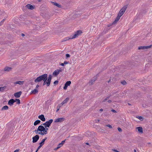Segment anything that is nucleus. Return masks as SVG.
I'll list each match as a JSON object with an SVG mask.
<instances>
[{"instance_id":"13","label":"nucleus","mask_w":152,"mask_h":152,"mask_svg":"<svg viewBox=\"0 0 152 152\" xmlns=\"http://www.w3.org/2000/svg\"><path fill=\"white\" fill-rule=\"evenodd\" d=\"M71 83V82L70 81H67L65 84L63 88L64 89V90H66L67 89V87L68 86H70Z\"/></svg>"},{"instance_id":"45","label":"nucleus","mask_w":152,"mask_h":152,"mask_svg":"<svg viewBox=\"0 0 152 152\" xmlns=\"http://www.w3.org/2000/svg\"><path fill=\"white\" fill-rule=\"evenodd\" d=\"M111 111H112L114 113H116V111L115 110H114L113 109L111 110Z\"/></svg>"},{"instance_id":"42","label":"nucleus","mask_w":152,"mask_h":152,"mask_svg":"<svg viewBox=\"0 0 152 152\" xmlns=\"http://www.w3.org/2000/svg\"><path fill=\"white\" fill-rule=\"evenodd\" d=\"M60 108H59V107H58L57 106V109L56 111V112H58V111L59 110Z\"/></svg>"},{"instance_id":"30","label":"nucleus","mask_w":152,"mask_h":152,"mask_svg":"<svg viewBox=\"0 0 152 152\" xmlns=\"http://www.w3.org/2000/svg\"><path fill=\"white\" fill-rule=\"evenodd\" d=\"M95 80H92L91 81H90L89 82V84L90 85H92L93 83L95 81Z\"/></svg>"},{"instance_id":"33","label":"nucleus","mask_w":152,"mask_h":152,"mask_svg":"<svg viewBox=\"0 0 152 152\" xmlns=\"http://www.w3.org/2000/svg\"><path fill=\"white\" fill-rule=\"evenodd\" d=\"M107 127H108L110 129H112L113 128L112 126L110 124H107L105 126Z\"/></svg>"},{"instance_id":"55","label":"nucleus","mask_w":152,"mask_h":152,"mask_svg":"<svg viewBox=\"0 0 152 152\" xmlns=\"http://www.w3.org/2000/svg\"><path fill=\"white\" fill-rule=\"evenodd\" d=\"M86 145H89V143H87V142L86 143Z\"/></svg>"},{"instance_id":"24","label":"nucleus","mask_w":152,"mask_h":152,"mask_svg":"<svg viewBox=\"0 0 152 152\" xmlns=\"http://www.w3.org/2000/svg\"><path fill=\"white\" fill-rule=\"evenodd\" d=\"M69 99L68 98H66L61 103L64 105V104L66 103Z\"/></svg>"},{"instance_id":"15","label":"nucleus","mask_w":152,"mask_h":152,"mask_svg":"<svg viewBox=\"0 0 152 152\" xmlns=\"http://www.w3.org/2000/svg\"><path fill=\"white\" fill-rule=\"evenodd\" d=\"M62 72V70L61 69H57L55 71L53 72V75H55V76H57L58 75L60 72Z\"/></svg>"},{"instance_id":"35","label":"nucleus","mask_w":152,"mask_h":152,"mask_svg":"<svg viewBox=\"0 0 152 152\" xmlns=\"http://www.w3.org/2000/svg\"><path fill=\"white\" fill-rule=\"evenodd\" d=\"M100 121V120L97 119H96L95 120V122L96 123H98Z\"/></svg>"},{"instance_id":"19","label":"nucleus","mask_w":152,"mask_h":152,"mask_svg":"<svg viewBox=\"0 0 152 152\" xmlns=\"http://www.w3.org/2000/svg\"><path fill=\"white\" fill-rule=\"evenodd\" d=\"M12 68L9 66H6L4 68V71H5L9 72L12 69Z\"/></svg>"},{"instance_id":"48","label":"nucleus","mask_w":152,"mask_h":152,"mask_svg":"<svg viewBox=\"0 0 152 152\" xmlns=\"http://www.w3.org/2000/svg\"><path fill=\"white\" fill-rule=\"evenodd\" d=\"M60 65L62 66H64V63H62Z\"/></svg>"},{"instance_id":"57","label":"nucleus","mask_w":152,"mask_h":152,"mask_svg":"<svg viewBox=\"0 0 152 152\" xmlns=\"http://www.w3.org/2000/svg\"><path fill=\"white\" fill-rule=\"evenodd\" d=\"M38 151V149H37L35 152H37Z\"/></svg>"},{"instance_id":"32","label":"nucleus","mask_w":152,"mask_h":152,"mask_svg":"<svg viewBox=\"0 0 152 152\" xmlns=\"http://www.w3.org/2000/svg\"><path fill=\"white\" fill-rule=\"evenodd\" d=\"M45 141L42 140L41 142L39 143V145H43L45 143Z\"/></svg>"},{"instance_id":"52","label":"nucleus","mask_w":152,"mask_h":152,"mask_svg":"<svg viewBox=\"0 0 152 152\" xmlns=\"http://www.w3.org/2000/svg\"><path fill=\"white\" fill-rule=\"evenodd\" d=\"M111 82V80H110L108 81V83H109V82Z\"/></svg>"},{"instance_id":"16","label":"nucleus","mask_w":152,"mask_h":152,"mask_svg":"<svg viewBox=\"0 0 152 152\" xmlns=\"http://www.w3.org/2000/svg\"><path fill=\"white\" fill-rule=\"evenodd\" d=\"M22 94V92L20 91L19 92L16 93H15L14 95L15 97L16 98H19L20 96Z\"/></svg>"},{"instance_id":"18","label":"nucleus","mask_w":152,"mask_h":152,"mask_svg":"<svg viewBox=\"0 0 152 152\" xmlns=\"http://www.w3.org/2000/svg\"><path fill=\"white\" fill-rule=\"evenodd\" d=\"M38 118L40 119L42 121H45V118L44 117V115H41L38 116Z\"/></svg>"},{"instance_id":"17","label":"nucleus","mask_w":152,"mask_h":152,"mask_svg":"<svg viewBox=\"0 0 152 152\" xmlns=\"http://www.w3.org/2000/svg\"><path fill=\"white\" fill-rule=\"evenodd\" d=\"M26 7L28 9L32 10L34 8V6H33V5L30 4H27Z\"/></svg>"},{"instance_id":"11","label":"nucleus","mask_w":152,"mask_h":152,"mask_svg":"<svg viewBox=\"0 0 152 152\" xmlns=\"http://www.w3.org/2000/svg\"><path fill=\"white\" fill-rule=\"evenodd\" d=\"M65 119L64 118H58L55 120V122H62L64 121Z\"/></svg>"},{"instance_id":"5","label":"nucleus","mask_w":152,"mask_h":152,"mask_svg":"<svg viewBox=\"0 0 152 152\" xmlns=\"http://www.w3.org/2000/svg\"><path fill=\"white\" fill-rule=\"evenodd\" d=\"M53 121V120L51 119L49 121L46 122L45 123L42 124L41 125H43L44 126V127H49Z\"/></svg>"},{"instance_id":"7","label":"nucleus","mask_w":152,"mask_h":152,"mask_svg":"<svg viewBox=\"0 0 152 152\" xmlns=\"http://www.w3.org/2000/svg\"><path fill=\"white\" fill-rule=\"evenodd\" d=\"M51 79H52V75H50L48 76V77H47V86H49V85L50 84Z\"/></svg>"},{"instance_id":"43","label":"nucleus","mask_w":152,"mask_h":152,"mask_svg":"<svg viewBox=\"0 0 152 152\" xmlns=\"http://www.w3.org/2000/svg\"><path fill=\"white\" fill-rule=\"evenodd\" d=\"M64 64H68V62L66 61H65L64 62Z\"/></svg>"},{"instance_id":"58","label":"nucleus","mask_w":152,"mask_h":152,"mask_svg":"<svg viewBox=\"0 0 152 152\" xmlns=\"http://www.w3.org/2000/svg\"><path fill=\"white\" fill-rule=\"evenodd\" d=\"M16 102H17V103L18 102V101H16Z\"/></svg>"},{"instance_id":"25","label":"nucleus","mask_w":152,"mask_h":152,"mask_svg":"<svg viewBox=\"0 0 152 152\" xmlns=\"http://www.w3.org/2000/svg\"><path fill=\"white\" fill-rule=\"evenodd\" d=\"M38 92V90L36 89H35L33 91H31V93H32L34 94H36Z\"/></svg>"},{"instance_id":"51","label":"nucleus","mask_w":152,"mask_h":152,"mask_svg":"<svg viewBox=\"0 0 152 152\" xmlns=\"http://www.w3.org/2000/svg\"><path fill=\"white\" fill-rule=\"evenodd\" d=\"M39 87V86L38 85H37L36 86V88H37Z\"/></svg>"},{"instance_id":"50","label":"nucleus","mask_w":152,"mask_h":152,"mask_svg":"<svg viewBox=\"0 0 152 152\" xmlns=\"http://www.w3.org/2000/svg\"><path fill=\"white\" fill-rule=\"evenodd\" d=\"M103 110L102 109H101L99 110V111H102Z\"/></svg>"},{"instance_id":"47","label":"nucleus","mask_w":152,"mask_h":152,"mask_svg":"<svg viewBox=\"0 0 152 152\" xmlns=\"http://www.w3.org/2000/svg\"><path fill=\"white\" fill-rule=\"evenodd\" d=\"M107 102L108 103H110L112 102V101L111 100H108Z\"/></svg>"},{"instance_id":"8","label":"nucleus","mask_w":152,"mask_h":152,"mask_svg":"<svg viewBox=\"0 0 152 152\" xmlns=\"http://www.w3.org/2000/svg\"><path fill=\"white\" fill-rule=\"evenodd\" d=\"M152 46V45H151L150 46H140L138 47V49L139 50L147 49L148 48H151V47Z\"/></svg>"},{"instance_id":"1","label":"nucleus","mask_w":152,"mask_h":152,"mask_svg":"<svg viewBox=\"0 0 152 152\" xmlns=\"http://www.w3.org/2000/svg\"><path fill=\"white\" fill-rule=\"evenodd\" d=\"M48 75L46 74H45L43 75L40 76L38 77L34 80V82L37 83L40 82L42 80L44 81L43 85H44L47 84V79Z\"/></svg>"},{"instance_id":"38","label":"nucleus","mask_w":152,"mask_h":152,"mask_svg":"<svg viewBox=\"0 0 152 152\" xmlns=\"http://www.w3.org/2000/svg\"><path fill=\"white\" fill-rule=\"evenodd\" d=\"M5 19H3V20H1V22L0 24H2L4 22V21H5Z\"/></svg>"},{"instance_id":"44","label":"nucleus","mask_w":152,"mask_h":152,"mask_svg":"<svg viewBox=\"0 0 152 152\" xmlns=\"http://www.w3.org/2000/svg\"><path fill=\"white\" fill-rule=\"evenodd\" d=\"M113 151L115 152H120L119 151H118L115 149L113 150Z\"/></svg>"},{"instance_id":"34","label":"nucleus","mask_w":152,"mask_h":152,"mask_svg":"<svg viewBox=\"0 0 152 152\" xmlns=\"http://www.w3.org/2000/svg\"><path fill=\"white\" fill-rule=\"evenodd\" d=\"M121 83L123 85H125L126 84V82L125 81H123L121 82Z\"/></svg>"},{"instance_id":"12","label":"nucleus","mask_w":152,"mask_h":152,"mask_svg":"<svg viewBox=\"0 0 152 152\" xmlns=\"http://www.w3.org/2000/svg\"><path fill=\"white\" fill-rule=\"evenodd\" d=\"M24 81H18L16 82H15L13 83V84L15 86L16 84H18L20 85H22L24 83Z\"/></svg>"},{"instance_id":"28","label":"nucleus","mask_w":152,"mask_h":152,"mask_svg":"<svg viewBox=\"0 0 152 152\" xmlns=\"http://www.w3.org/2000/svg\"><path fill=\"white\" fill-rule=\"evenodd\" d=\"M136 118L141 121H142L144 119L143 117L141 116H137Z\"/></svg>"},{"instance_id":"22","label":"nucleus","mask_w":152,"mask_h":152,"mask_svg":"<svg viewBox=\"0 0 152 152\" xmlns=\"http://www.w3.org/2000/svg\"><path fill=\"white\" fill-rule=\"evenodd\" d=\"M51 3L54 5L58 7L59 8H61V6L59 4L55 2H51Z\"/></svg>"},{"instance_id":"31","label":"nucleus","mask_w":152,"mask_h":152,"mask_svg":"<svg viewBox=\"0 0 152 152\" xmlns=\"http://www.w3.org/2000/svg\"><path fill=\"white\" fill-rule=\"evenodd\" d=\"M98 131L99 132H104V130L103 129H101V128H100Z\"/></svg>"},{"instance_id":"4","label":"nucleus","mask_w":152,"mask_h":152,"mask_svg":"<svg viewBox=\"0 0 152 152\" xmlns=\"http://www.w3.org/2000/svg\"><path fill=\"white\" fill-rule=\"evenodd\" d=\"M16 101H18V102H17V104H20V101L19 99H15V100H14L13 99H10L8 102V104L9 105L12 106V105L13 103L16 102Z\"/></svg>"},{"instance_id":"10","label":"nucleus","mask_w":152,"mask_h":152,"mask_svg":"<svg viewBox=\"0 0 152 152\" xmlns=\"http://www.w3.org/2000/svg\"><path fill=\"white\" fill-rule=\"evenodd\" d=\"M65 142V140L62 141L61 143H60L57 145V147L54 149V150H56L61 147L64 144Z\"/></svg>"},{"instance_id":"26","label":"nucleus","mask_w":152,"mask_h":152,"mask_svg":"<svg viewBox=\"0 0 152 152\" xmlns=\"http://www.w3.org/2000/svg\"><path fill=\"white\" fill-rule=\"evenodd\" d=\"M72 39V38L71 37H67L65 38H64L62 41H65L67 40H68L69 39Z\"/></svg>"},{"instance_id":"36","label":"nucleus","mask_w":152,"mask_h":152,"mask_svg":"<svg viewBox=\"0 0 152 152\" xmlns=\"http://www.w3.org/2000/svg\"><path fill=\"white\" fill-rule=\"evenodd\" d=\"M58 80H56V81H55L53 83L55 85L57 84H58Z\"/></svg>"},{"instance_id":"49","label":"nucleus","mask_w":152,"mask_h":152,"mask_svg":"<svg viewBox=\"0 0 152 152\" xmlns=\"http://www.w3.org/2000/svg\"><path fill=\"white\" fill-rule=\"evenodd\" d=\"M47 137H45V138H44V139H43V140H44L45 141V140H47Z\"/></svg>"},{"instance_id":"54","label":"nucleus","mask_w":152,"mask_h":152,"mask_svg":"<svg viewBox=\"0 0 152 152\" xmlns=\"http://www.w3.org/2000/svg\"><path fill=\"white\" fill-rule=\"evenodd\" d=\"M22 36H24V34H22Z\"/></svg>"},{"instance_id":"9","label":"nucleus","mask_w":152,"mask_h":152,"mask_svg":"<svg viewBox=\"0 0 152 152\" xmlns=\"http://www.w3.org/2000/svg\"><path fill=\"white\" fill-rule=\"evenodd\" d=\"M39 139V136L38 135H36L35 136L32 137V142L33 143H35L37 142Z\"/></svg>"},{"instance_id":"14","label":"nucleus","mask_w":152,"mask_h":152,"mask_svg":"<svg viewBox=\"0 0 152 152\" xmlns=\"http://www.w3.org/2000/svg\"><path fill=\"white\" fill-rule=\"evenodd\" d=\"M120 17H121L119 15H118L115 20L113 22L111 25L116 24L120 19Z\"/></svg>"},{"instance_id":"2","label":"nucleus","mask_w":152,"mask_h":152,"mask_svg":"<svg viewBox=\"0 0 152 152\" xmlns=\"http://www.w3.org/2000/svg\"><path fill=\"white\" fill-rule=\"evenodd\" d=\"M48 129L47 127H44L42 125H40L38 127L37 130L36 131L39 134L43 135L47 134Z\"/></svg>"},{"instance_id":"23","label":"nucleus","mask_w":152,"mask_h":152,"mask_svg":"<svg viewBox=\"0 0 152 152\" xmlns=\"http://www.w3.org/2000/svg\"><path fill=\"white\" fill-rule=\"evenodd\" d=\"M41 122V121L39 120H37L35 121L34 123V126H36L38 124L40 123Z\"/></svg>"},{"instance_id":"46","label":"nucleus","mask_w":152,"mask_h":152,"mask_svg":"<svg viewBox=\"0 0 152 152\" xmlns=\"http://www.w3.org/2000/svg\"><path fill=\"white\" fill-rule=\"evenodd\" d=\"M19 151V149H17L14 152H18Z\"/></svg>"},{"instance_id":"39","label":"nucleus","mask_w":152,"mask_h":152,"mask_svg":"<svg viewBox=\"0 0 152 152\" xmlns=\"http://www.w3.org/2000/svg\"><path fill=\"white\" fill-rule=\"evenodd\" d=\"M66 58H69L70 56V55L68 54H66Z\"/></svg>"},{"instance_id":"41","label":"nucleus","mask_w":152,"mask_h":152,"mask_svg":"<svg viewBox=\"0 0 152 152\" xmlns=\"http://www.w3.org/2000/svg\"><path fill=\"white\" fill-rule=\"evenodd\" d=\"M42 145H39V146L38 147V148L37 149H38V150H39V149L40 148L42 147Z\"/></svg>"},{"instance_id":"29","label":"nucleus","mask_w":152,"mask_h":152,"mask_svg":"<svg viewBox=\"0 0 152 152\" xmlns=\"http://www.w3.org/2000/svg\"><path fill=\"white\" fill-rule=\"evenodd\" d=\"M8 109V107L7 106H4L2 108V110H7Z\"/></svg>"},{"instance_id":"3","label":"nucleus","mask_w":152,"mask_h":152,"mask_svg":"<svg viewBox=\"0 0 152 152\" xmlns=\"http://www.w3.org/2000/svg\"><path fill=\"white\" fill-rule=\"evenodd\" d=\"M127 7V5L124 6L119 11L118 15L121 17L124 13Z\"/></svg>"},{"instance_id":"20","label":"nucleus","mask_w":152,"mask_h":152,"mask_svg":"<svg viewBox=\"0 0 152 152\" xmlns=\"http://www.w3.org/2000/svg\"><path fill=\"white\" fill-rule=\"evenodd\" d=\"M136 129H138L139 132L140 133H142V128L141 127H138L136 128Z\"/></svg>"},{"instance_id":"6","label":"nucleus","mask_w":152,"mask_h":152,"mask_svg":"<svg viewBox=\"0 0 152 152\" xmlns=\"http://www.w3.org/2000/svg\"><path fill=\"white\" fill-rule=\"evenodd\" d=\"M82 33V31H77L75 33V34L73 35V36L72 37V38L73 39L77 37L78 36L80 35Z\"/></svg>"},{"instance_id":"56","label":"nucleus","mask_w":152,"mask_h":152,"mask_svg":"<svg viewBox=\"0 0 152 152\" xmlns=\"http://www.w3.org/2000/svg\"><path fill=\"white\" fill-rule=\"evenodd\" d=\"M134 152H136V150L134 149Z\"/></svg>"},{"instance_id":"37","label":"nucleus","mask_w":152,"mask_h":152,"mask_svg":"<svg viewBox=\"0 0 152 152\" xmlns=\"http://www.w3.org/2000/svg\"><path fill=\"white\" fill-rule=\"evenodd\" d=\"M63 105V104H62V103H61V104H58L57 106L60 108V107L62 106Z\"/></svg>"},{"instance_id":"53","label":"nucleus","mask_w":152,"mask_h":152,"mask_svg":"<svg viewBox=\"0 0 152 152\" xmlns=\"http://www.w3.org/2000/svg\"><path fill=\"white\" fill-rule=\"evenodd\" d=\"M112 24H112H111L110 25H108V27H109V26H112V25H111Z\"/></svg>"},{"instance_id":"40","label":"nucleus","mask_w":152,"mask_h":152,"mask_svg":"<svg viewBox=\"0 0 152 152\" xmlns=\"http://www.w3.org/2000/svg\"><path fill=\"white\" fill-rule=\"evenodd\" d=\"M118 131L120 132H121L122 131V129L120 128H118Z\"/></svg>"},{"instance_id":"21","label":"nucleus","mask_w":152,"mask_h":152,"mask_svg":"<svg viewBox=\"0 0 152 152\" xmlns=\"http://www.w3.org/2000/svg\"><path fill=\"white\" fill-rule=\"evenodd\" d=\"M111 96V95H110L108 96L105 99H103L102 100V102H105L107 100H108L109 99L110 97Z\"/></svg>"},{"instance_id":"27","label":"nucleus","mask_w":152,"mask_h":152,"mask_svg":"<svg viewBox=\"0 0 152 152\" xmlns=\"http://www.w3.org/2000/svg\"><path fill=\"white\" fill-rule=\"evenodd\" d=\"M6 86H4L2 87H0V91L3 92L6 88Z\"/></svg>"}]
</instances>
